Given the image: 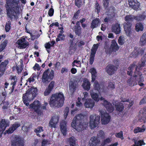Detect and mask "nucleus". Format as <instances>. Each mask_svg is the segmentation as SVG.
Masks as SVG:
<instances>
[{
  "label": "nucleus",
  "mask_w": 146,
  "mask_h": 146,
  "mask_svg": "<svg viewBox=\"0 0 146 146\" xmlns=\"http://www.w3.org/2000/svg\"><path fill=\"white\" fill-rule=\"evenodd\" d=\"M7 15L11 21H17L19 18L20 6L19 0H5Z\"/></svg>",
  "instance_id": "f257e3e1"
},
{
  "label": "nucleus",
  "mask_w": 146,
  "mask_h": 146,
  "mask_svg": "<svg viewBox=\"0 0 146 146\" xmlns=\"http://www.w3.org/2000/svg\"><path fill=\"white\" fill-rule=\"evenodd\" d=\"M86 116L81 113L76 115L72 121L71 125L77 131H81L86 129L88 124L84 122Z\"/></svg>",
  "instance_id": "f03ea898"
},
{
  "label": "nucleus",
  "mask_w": 146,
  "mask_h": 146,
  "mask_svg": "<svg viewBox=\"0 0 146 146\" xmlns=\"http://www.w3.org/2000/svg\"><path fill=\"white\" fill-rule=\"evenodd\" d=\"M64 101V95L62 92L56 93L52 94L49 101V104L51 107H62Z\"/></svg>",
  "instance_id": "7ed1b4c3"
},
{
  "label": "nucleus",
  "mask_w": 146,
  "mask_h": 146,
  "mask_svg": "<svg viewBox=\"0 0 146 146\" xmlns=\"http://www.w3.org/2000/svg\"><path fill=\"white\" fill-rule=\"evenodd\" d=\"M37 90L36 88H31L28 90L22 96V100L24 104L26 106L29 105V102L36 97Z\"/></svg>",
  "instance_id": "20e7f679"
},
{
  "label": "nucleus",
  "mask_w": 146,
  "mask_h": 146,
  "mask_svg": "<svg viewBox=\"0 0 146 146\" xmlns=\"http://www.w3.org/2000/svg\"><path fill=\"white\" fill-rule=\"evenodd\" d=\"M54 77V72L51 70L50 72L49 68L46 70L43 73L42 81L43 83H48L52 80Z\"/></svg>",
  "instance_id": "39448f33"
},
{
  "label": "nucleus",
  "mask_w": 146,
  "mask_h": 146,
  "mask_svg": "<svg viewBox=\"0 0 146 146\" xmlns=\"http://www.w3.org/2000/svg\"><path fill=\"white\" fill-rule=\"evenodd\" d=\"M100 117L97 116L95 117L93 115H90V117L89 124L90 128L94 129L97 127L100 123Z\"/></svg>",
  "instance_id": "423d86ee"
},
{
  "label": "nucleus",
  "mask_w": 146,
  "mask_h": 146,
  "mask_svg": "<svg viewBox=\"0 0 146 146\" xmlns=\"http://www.w3.org/2000/svg\"><path fill=\"white\" fill-rule=\"evenodd\" d=\"M119 49V47L116 42V40L113 39L111 41L110 47L106 49L105 51L107 54H111L112 52H115Z\"/></svg>",
  "instance_id": "0eeeda50"
},
{
  "label": "nucleus",
  "mask_w": 146,
  "mask_h": 146,
  "mask_svg": "<svg viewBox=\"0 0 146 146\" xmlns=\"http://www.w3.org/2000/svg\"><path fill=\"white\" fill-rule=\"evenodd\" d=\"M29 108L34 110L35 111L38 115H40L42 113L41 110L40 109V102L38 101H35L32 104L29 105Z\"/></svg>",
  "instance_id": "6e6552de"
},
{
  "label": "nucleus",
  "mask_w": 146,
  "mask_h": 146,
  "mask_svg": "<svg viewBox=\"0 0 146 146\" xmlns=\"http://www.w3.org/2000/svg\"><path fill=\"white\" fill-rule=\"evenodd\" d=\"M20 49L26 48L29 45V42L27 41L26 36H24L18 40L17 42Z\"/></svg>",
  "instance_id": "1a4fd4ad"
},
{
  "label": "nucleus",
  "mask_w": 146,
  "mask_h": 146,
  "mask_svg": "<svg viewBox=\"0 0 146 146\" xmlns=\"http://www.w3.org/2000/svg\"><path fill=\"white\" fill-rule=\"evenodd\" d=\"M117 70V67L112 64H109L106 66L105 68L106 72L110 76L114 74Z\"/></svg>",
  "instance_id": "9d476101"
},
{
  "label": "nucleus",
  "mask_w": 146,
  "mask_h": 146,
  "mask_svg": "<svg viewBox=\"0 0 146 146\" xmlns=\"http://www.w3.org/2000/svg\"><path fill=\"white\" fill-rule=\"evenodd\" d=\"M100 100L101 101L104 100V102L102 104L106 108L107 111L109 113L112 112L114 110V107L108 101L105 100V98L101 97Z\"/></svg>",
  "instance_id": "9b49d317"
},
{
  "label": "nucleus",
  "mask_w": 146,
  "mask_h": 146,
  "mask_svg": "<svg viewBox=\"0 0 146 146\" xmlns=\"http://www.w3.org/2000/svg\"><path fill=\"white\" fill-rule=\"evenodd\" d=\"M23 141L18 136L14 137L11 141V146H24Z\"/></svg>",
  "instance_id": "f8f14e48"
},
{
  "label": "nucleus",
  "mask_w": 146,
  "mask_h": 146,
  "mask_svg": "<svg viewBox=\"0 0 146 146\" xmlns=\"http://www.w3.org/2000/svg\"><path fill=\"white\" fill-rule=\"evenodd\" d=\"M59 120V117L58 115H55L53 116L49 121L48 124L49 126L51 128H55Z\"/></svg>",
  "instance_id": "ddd939ff"
},
{
  "label": "nucleus",
  "mask_w": 146,
  "mask_h": 146,
  "mask_svg": "<svg viewBox=\"0 0 146 146\" xmlns=\"http://www.w3.org/2000/svg\"><path fill=\"white\" fill-rule=\"evenodd\" d=\"M132 26V23L130 22H125L123 24V28L126 35L128 36H130L131 34V27Z\"/></svg>",
  "instance_id": "4468645a"
},
{
  "label": "nucleus",
  "mask_w": 146,
  "mask_h": 146,
  "mask_svg": "<svg viewBox=\"0 0 146 146\" xmlns=\"http://www.w3.org/2000/svg\"><path fill=\"white\" fill-rule=\"evenodd\" d=\"M10 124L9 121L5 119H2L0 121V131L3 133L6 127L9 126Z\"/></svg>",
  "instance_id": "2eb2a0df"
},
{
  "label": "nucleus",
  "mask_w": 146,
  "mask_h": 146,
  "mask_svg": "<svg viewBox=\"0 0 146 146\" xmlns=\"http://www.w3.org/2000/svg\"><path fill=\"white\" fill-rule=\"evenodd\" d=\"M101 120L103 124H106L109 122L111 119V117L108 113L104 112L101 113Z\"/></svg>",
  "instance_id": "dca6fc26"
},
{
  "label": "nucleus",
  "mask_w": 146,
  "mask_h": 146,
  "mask_svg": "<svg viewBox=\"0 0 146 146\" xmlns=\"http://www.w3.org/2000/svg\"><path fill=\"white\" fill-rule=\"evenodd\" d=\"M121 102H119L118 101H113V104L115 106L116 110L117 111L121 112L124 109L123 104Z\"/></svg>",
  "instance_id": "f3484780"
},
{
  "label": "nucleus",
  "mask_w": 146,
  "mask_h": 146,
  "mask_svg": "<svg viewBox=\"0 0 146 146\" xmlns=\"http://www.w3.org/2000/svg\"><path fill=\"white\" fill-rule=\"evenodd\" d=\"M20 125V123L18 122H15L14 124L12 125V126L8 130H6L5 131V133L10 134L12 133L18 127H19Z\"/></svg>",
  "instance_id": "a211bd4d"
},
{
  "label": "nucleus",
  "mask_w": 146,
  "mask_h": 146,
  "mask_svg": "<svg viewBox=\"0 0 146 146\" xmlns=\"http://www.w3.org/2000/svg\"><path fill=\"white\" fill-rule=\"evenodd\" d=\"M133 76L137 78L136 80L139 83L143 82L144 81V78L142 76V73L139 70H135Z\"/></svg>",
  "instance_id": "6ab92c4d"
},
{
  "label": "nucleus",
  "mask_w": 146,
  "mask_h": 146,
  "mask_svg": "<svg viewBox=\"0 0 146 146\" xmlns=\"http://www.w3.org/2000/svg\"><path fill=\"white\" fill-rule=\"evenodd\" d=\"M8 63V61L5 60L0 64V77L4 74L7 68V66Z\"/></svg>",
  "instance_id": "aec40b11"
},
{
  "label": "nucleus",
  "mask_w": 146,
  "mask_h": 146,
  "mask_svg": "<svg viewBox=\"0 0 146 146\" xmlns=\"http://www.w3.org/2000/svg\"><path fill=\"white\" fill-rule=\"evenodd\" d=\"M55 83V81H52L49 84L44 93V96H48L51 93L54 88Z\"/></svg>",
  "instance_id": "412c9836"
},
{
  "label": "nucleus",
  "mask_w": 146,
  "mask_h": 146,
  "mask_svg": "<svg viewBox=\"0 0 146 146\" xmlns=\"http://www.w3.org/2000/svg\"><path fill=\"white\" fill-rule=\"evenodd\" d=\"M146 57L144 56H143L141 58L140 62L138 64V65L136 66L135 70H139L144 67L146 65Z\"/></svg>",
  "instance_id": "4be33fe9"
},
{
  "label": "nucleus",
  "mask_w": 146,
  "mask_h": 146,
  "mask_svg": "<svg viewBox=\"0 0 146 146\" xmlns=\"http://www.w3.org/2000/svg\"><path fill=\"white\" fill-rule=\"evenodd\" d=\"M128 2L130 7L134 10H137L139 7L140 3L137 0H129Z\"/></svg>",
  "instance_id": "5701e85b"
},
{
  "label": "nucleus",
  "mask_w": 146,
  "mask_h": 146,
  "mask_svg": "<svg viewBox=\"0 0 146 146\" xmlns=\"http://www.w3.org/2000/svg\"><path fill=\"white\" fill-rule=\"evenodd\" d=\"M67 122L64 121H62L60 123V129L62 133L64 136L67 134Z\"/></svg>",
  "instance_id": "b1692460"
},
{
  "label": "nucleus",
  "mask_w": 146,
  "mask_h": 146,
  "mask_svg": "<svg viewBox=\"0 0 146 146\" xmlns=\"http://www.w3.org/2000/svg\"><path fill=\"white\" fill-rule=\"evenodd\" d=\"M100 21L98 18H96L93 20L91 23V28L93 29L96 28L100 25Z\"/></svg>",
  "instance_id": "393cba45"
},
{
  "label": "nucleus",
  "mask_w": 146,
  "mask_h": 146,
  "mask_svg": "<svg viewBox=\"0 0 146 146\" xmlns=\"http://www.w3.org/2000/svg\"><path fill=\"white\" fill-rule=\"evenodd\" d=\"M91 84L90 82L88 79L85 78L84 79L82 86L85 90L88 91L90 90Z\"/></svg>",
  "instance_id": "a878e982"
},
{
  "label": "nucleus",
  "mask_w": 146,
  "mask_h": 146,
  "mask_svg": "<svg viewBox=\"0 0 146 146\" xmlns=\"http://www.w3.org/2000/svg\"><path fill=\"white\" fill-rule=\"evenodd\" d=\"M73 26L71 25H70V27L73 29L76 35L78 36H81L82 34L81 27H72Z\"/></svg>",
  "instance_id": "bb28decb"
},
{
  "label": "nucleus",
  "mask_w": 146,
  "mask_h": 146,
  "mask_svg": "<svg viewBox=\"0 0 146 146\" xmlns=\"http://www.w3.org/2000/svg\"><path fill=\"white\" fill-rule=\"evenodd\" d=\"M90 141H91V146H96L98 145L100 142L99 138L96 136L92 137L90 139Z\"/></svg>",
  "instance_id": "cd10ccee"
},
{
  "label": "nucleus",
  "mask_w": 146,
  "mask_h": 146,
  "mask_svg": "<svg viewBox=\"0 0 146 146\" xmlns=\"http://www.w3.org/2000/svg\"><path fill=\"white\" fill-rule=\"evenodd\" d=\"M95 103L91 99H87L84 103V106L86 108H92L94 106Z\"/></svg>",
  "instance_id": "c85d7f7f"
},
{
  "label": "nucleus",
  "mask_w": 146,
  "mask_h": 146,
  "mask_svg": "<svg viewBox=\"0 0 146 146\" xmlns=\"http://www.w3.org/2000/svg\"><path fill=\"white\" fill-rule=\"evenodd\" d=\"M136 63V61L134 62L132 64L130 65L127 68V75L130 76H132L133 74V70L134 68L136 66L135 64Z\"/></svg>",
  "instance_id": "c756f323"
},
{
  "label": "nucleus",
  "mask_w": 146,
  "mask_h": 146,
  "mask_svg": "<svg viewBox=\"0 0 146 146\" xmlns=\"http://www.w3.org/2000/svg\"><path fill=\"white\" fill-rule=\"evenodd\" d=\"M111 30L113 32L116 34H119L120 32V27L118 24H116L112 26Z\"/></svg>",
  "instance_id": "7c9ffc66"
},
{
  "label": "nucleus",
  "mask_w": 146,
  "mask_h": 146,
  "mask_svg": "<svg viewBox=\"0 0 146 146\" xmlns=\"http://www.w3.org/2000/svg\"><path fill=\"white\" fill-rule=\"evenodd\" d=\"M77 88L76 84L72 81L70 82L69 84V90L73 94L76 91Z\"/></svg>",
  "instance_id": "2f4dec72"
},
{
  "label": "nucleus",
  "mask_w": 146,
  "mask_h": 146,
  "mask_svg": "<svg viewBox=\"0 0 146 146\" xmlns=\"http://www.w3.org/2000/svg\"><path fill=\"white\" fill-rule=\"evenodd\" d=\"M90 72L91 74L92 80V82L95 81L96 78V75L97 72L96 70L94 68H92L90 69Z\"/></svg>",
  "instance_id": "473e14b6"
},
{
  "label": "nucleus",
  "mask_w": 146,
  "mask_h": 146,
  "mask_svg": "<svg viewBox=\"0 0 146 146\" xmlns=\"http://www.w3.org/2000/svg\"><path fill=\"white\" fill-rule=\"evenodd\" d=\"M145 126L143 125H142L141 127H138L135 128L133 130V132L135 134L143 132L145 131Z\"/></svg>",
  "instance_id": "72a5a7b5"
},
{
  "label": "nucleus",
  "mask_w": 146,
  "mask_h": 146,
  "mask_svg": "<svg viewBox=\"0 0 146 146\" xmlns=\"http://www.w3.org/2000/svg\"><path fill=\"white\" fill-rule=\"evenodd\" d=\"M135 31L137 32L143 31L144 29L143 24L140 22L137 23L135 25Z\"/></svg>",
  "instance_id": "f704fd0d"
},
{
  "label": "nucleus",
  "mask_w": 146,
  "mask_h": 146,
  "mask_svg": "<svg viewBox=\"0 0 146 146\" xmlns=\"http://www.w3.org/2000/svg\"><path fill=\"white\" fill-rule=\"evenodd\" d=\"M121 102H123L125 106L127 107L128 108H130L133 105V103L132 102H131L130 100L127 99L126 100L125 99H124L122 100Z\"/></svg>",
  "instance_id": "c9c22d12"
},
{
  "label": "nucleus",
  "mask_w": 146,
  "mask_h": 146,
  "mask_svg": "<svg viewBox=\"0 0 146 146\" xmlns=\"http://www.w3.org/2000/svg\"><path fill=\"white\" fill-rule=\"evenodd\" d=\"M140 44L141 46L146 45V33H144L140 39Z\"/></svg>",
  "instance_id": "e433bc0d"
},
{
  "label": "nucleus",
  "mask_w": 146,
  "mask_h": 146,
  "mask_svg": "<svg viewBox=\"0 0 146 146\" xmlns=\"http://www.w3.org/2000/svg\"><path fill=\"white\" fill-rule=\"evenodd\" d=\"M146 15L143 13L142 14H140L138 16L134 17V19L137 21H142L145 19Z\"/></svg>",
  "instance_id": "4c0bfd02"
},
{
  "label": "nucleus",
  "mask_w": 146,
  "mask_h": 146,
  "mask_svg": "<svg viewBox=\"0 0 146 146\" xmlns=\"http://www.w3.org/2000/svg\"><path fill=\"white\" fill-rule=\"evenodd\" d=\"M90 94L92 99L97 102L99 101L100 98H99V94L96 93L91 92Z\"/></svg>",
  "instance_id": "58836bf2"
},
{
  "label": "nucleus",
  "mask_w": 146,
  "mask_h": 146,
  "mask_svg": "<svg viewBox=\"0 0 146 146\" xmlns=\"http://www.w3.org/2000/svg\"><path fill=\"white\" fill-rule=\"evenodd\" d=\"M134 16H132L131 15H126L125 17V21L126 22H131L135 19H134Z\"/></svg>",
  "instance_id": "ea45409f"
},
{
  "label": "nucleus",
  "mask_w": 146,
  "mask_h": 146,
  "mask_svg": "<svg viewBox=\"0 0 146 146\" xmlns=\"http://www.w3.org/2000/svg\"><path fill=\"white\" fill-rule=\"evenodd\" d=\"M7 42L8 40H5L0 44V52H2L5 49L7 45Z\"/></svg>",
  "instance_id": "a19ab883"
},
{
  "label": "nucleus",
  "mask_w": 146,
  "mask_h": 146,
  "mask_svg": "<svg viewBox=\"0 0 146 146\" xmlns=\"http://www.w3.org/2000/svg\"><path fill=\"white\" fill-rule=\"evenodd\" d=\"M68 142L70 144V146H78L75 144V141L74 137H70L68 139Z\"/></svg>",
  "instance_id": "79ce46f5"
},
{
  "label": "nucleus",
  "mask_w": 146,
  "mask_h": 146,
  "mask_svg": "<svg viewBox=\"0 0 146 146\" xmlns=\"http://www.w3.org/2000/svg\"><path fill=\"white\" fill-rule=\"evenodd\" d=\"M34 131V132L36 133V134L37 136L40 137V135L39 134V133H40L41 131H43V127L41 126L35 129Z\"/></svg>",
  "instance_id": "37998d69"
},
{
  "label": "nucleus",
  "mask_w": 146,
  "mask_h": 146,
  "mask_svg": "<svg viewBox=\"0 0 146 146\" xmlns=\"http://www.w3.org/2000/svg\"><path fill=\"white\" fill-rule=\"evenodd\" d=\"M72 66L73 67L76 66L78 67H81V62L80 61L75 60H74L72 63Z\"/></svg>",
  "instance_id": "c03bdc74"
},
{
  "label": "nucleus",
  "mask_w": 146,
  "mask_h": 146,
  "mask_svg": "<svg viewBox=\"0 0 146 146\" xmlns=\"http://www.w3.org/2000/svg\"><path fill=\"white\" fill-rule=\"evenodd\" d=\"M145 143L144 142L143 140H140L137 141H135L134 142V144L132 146H141L142 145H145Z\"/></svg>",
  "instance_id": "a18cd8bd"
},
{
  "label": "nucleus",
  "mask_w": 146,
  "mask_h": 146,
  "mask_svg": "<svg viewBox=\"0 0 146 146\" xmlns=\"http://www.w3.org/2000/svg\"><path fill=\"white\" fill-rule=\"evenodd\" d=\"M94 84V88L96 90L99 92L100 90V86L97 81H95Z\"/></svg>",
  "instance_id": "49530a36"
},
{
  "label": "nucleus",
  "mask_w": 146,
  "mask_h": 146,
  "mask_svg": "<svg viewBox=\"0 0 146 146\" xmlns=\"http://www.w3.org/2000/svg\"><path fill=\"white\" fill-rule=\"evenodd\" d=\"M65 36L64 34H59L57 36V38L56 39L57 42L60 40H64L65 39Z\"/></svg>",
  "instance_id": "de8ad7c7"
},
{
  "label": "nucleus",
  "mask_w": 146,
  "mask_h": 146,
  "mask_svg": "<svg viewBox=\"0 0 146 146\" xmlns=\"http://www.w3.org/2000/svg\"><path fill=\"white\" fill-rule=\"evenodd\" d=\"M11 23L10 21H8L6 23L5 28V30L6 32H9L10 31L11 27Z\"/></svg>",
  "instance_id": "09e8293b"
},
{
  "label": "nucleus",
  "mask_w": 146,
  "mask_h": 146,
  "mask_svg": "<svg viewBox=\"0 0 146 146\" xmlns=\"http://www.w3.org/2000/svg\"><path fill=\"white\" fill-rule=\"evenodd\" d=\"M117 42L121 46L123 45L125 42L124 38L121 36L119 37Z\"/></svg>",
  "instance_id": "8fccbe9b"
},
{
  "label": "nucleus",
  "mask_w": 146,
  "mask_h": 146,
  "mask_svg": "<svg viewBox=\"0 0 146 146\" xmlns=\"http://www.w3.org/2000/svg\"><path fill=\"white\" fill-rule=\"evenodd\" d=\"M111 139L109 138H107L103 141L101 143V146H104L106 145L111 142Z\"/></svg>",
  "instance_id": "3c124183"
},
{
  "label": "nucleus",
  "mask_w": 146,
  "mask_h": 146,
  "mask_svg": "<svg viewBox=\"0 0 146 146\" xmlns=\"http://www.w3.org/2000/svg\"><path fill=\"white\" fill-rule=\"evenodd\" d=\"M115 135L117 138H120L122 140L124 139L123 133L122 131H120L119 133H116L115 134Z\"/></svg>",
  "instance_id": "603ef678"
},
{
  "label": "nucleus",
  "mask_w": 146,
  "mask_h": 146,
  "mask_svg": "<svg viewBox=\"0 0 146 146\" xmlns=\"http://www.w3.org/2000/svg\"><path fill=\"white\" fill-rule=\"evenodd\" d=\"M75 5L78 8L80 7L82 5V0H75Z\"/></svg>",
  "instance_id": "864d4df0"
},
{
  "label": "nucleus",
  "mask_w": 146,
  "mask_h": 146,
  "mask_svg": "<svg viewBox=\"0 0 146 146\" xmlns=\"http://www.w3.org/2000/svg\"><path fill=\"white\" fill-rule=\"evenodd\" d=\"M139 112L144 117L146 118V106L143 109H141Z\"/></svg>",
  "instance_id": "5fc2aeb1"
},
{
  "label": "nucleus",
  "mask_w": 146,
  "mask_h": 146,
  "mask_svg": "<svg viewBox=\"0 0 146 146\" xmlns=\"http://www.w3.org/2000/svg\"><path fill=\"white\" fill-rule=\"evenodd\" d=\"M95 9L97 10V12L98 14H99L100 12L101 7L100 4L96 1L95 3Z\"/></svg>",
  "instance_id": "6e6d98bb"
},
{
  "label": "nucleus",
  "mask_w": 146,
  "mask_h": 146,
  "mask_svg": "<svg viewBox=\"0 0 146 146\" xmlns=\"http://www.w3.org/2000/svg\"><path fill=\"white\" fill-rule=\"evenodd\" d=\"M69 69L68 67H65L62 68L61 70V73L62 74L66 73L69 72Z\"/></svg>",
  "instance_id": "4d7b16f0"
},
{
  "label": "nucleus",
  "mask_w": 146,
  "mask_h": 146,
  "mask_svg": "<svg viewBox=\"0 0 146 146\" xmlns=\"http://www.w3.org/2000/svg\"><path fill=\"white\" fill-rule=\"evenodd\" d=\"M85 42L83 40H80L77 43V45L79 48H82V46L85 44Z\"/></svg>",
  "instance_id": "13d9d810"
},
{
  "label": "nucleus",
  "mask_w": 146,
  "mask_h": 146,
  "mask_svg": "<svg viewBox=\"0 0 146 146\" xmlns=\"http://www.w3.org/2000/svg\"><path fill=\"white\" fill-rule=\"evenodd\" d=\"M80 10H78L74 14V15L73 18L75 19H77L78 17V16L80 13Z\"/></svg>",
  "instance_id": "bf43d9fd"
},
{
  "label": "nucleus",
  "mask_w": 146,
  "mask_h": 146,
  "mask_svg": "<svg viewBox=\"0 0 146 146\" xmlns=\"http://www.w3.org/2000/svg\"><path fill=\"white\" fill-rule=\"evenodd\" d=\"M109 1H103V6L104 8L106 9L109 6Z\"/></svg>",
  "instance_id": "052dcab7"
},
{
  "label": "nucleus",
  "mask_w": 146,
  "mask_h": 146,
  "mask_svg": "<svg viewBox=\"0 0 146 146\" xmlns=\"http://www.w3.org/2000/svg\"><path fill=\"white\" fill-rule=\"evenodd\" d=\"M54 12V9L52 8H50L48 11V15L50 17L52 16L53 15Z\"/></svg>",
  "instance_id": "680f3d73"
},
{
  "label": "nucleus",
  "mask_w": 146,
  "mask_h": 146,
  "mask_svg": "<svg viewBox=\"0 0 146 146\" xmlns=\"http://www.w3.org/2000/svg\"><path fill=\"white\" fill-rule=\"evenodd\" d=\"M82 104L80 102V98H78V101L76 103V106L78 107H81L82 106Z\"/></svg>",
  "instance_id": "e2e57ef3"
},
{
  "label": "nucleus",
  "mask_w": 146,
  "mask_h": 146,
  "mask_svg": "<svg viewBox=\"0 0 146 146\" xmlns=\"http://www.w3.org/2000/svg\"><path fill=\"white\" fill-rule=\"evenodd\" d=\"M33 68L35 70H37L39 71L40 69V67L39 66V64L36 63L35 66L33 67Z\"/></svg>",
  "instance_id": "0e129e2a"
},
{
  "label": "nucleus",
  "mask_w": 146,
  "mask_h": 146,
  "mask_svg": "<svg viewBox=\"0 0 146 146\" xmlns=\"http://www.w3.org/2000/svg\"><path fill=\"white\" fill-rule=\"evenodd\" d=\"M11 80L12 82L11 83H13L14 82H15V84H16L17 82V78L16 76H12L11 78Z\"/></svg>",
  "instance_id": "69168bd1"
},
{
  "label": "nucleus",
  "mask_w": 146,
  "mask_h": 146,
  "mask_svg": "<svg viewBox=\"0 0 146 146\" xmlns=\"http://www.w3.org/2000/svg\"><path fill=\"white\" fill-rule=\"evenodd\" d=\"M145 49L142 48H139L138 50L139 54L142 56L144 54Z\"/></svg>",
  "instance_id": "338daca9"
},
{
  "label": "nucleus",
  "mask_w": 146,
  "mask_h": 146,
  "mask_svg": "<svg viewBox=\"0 0 146 146\" xmlns=\"http://www.w3.org/2000/svg\"><path fill=\"white\" fill-rule=\"evenodd\" d=\"M94 56H90V64L92 65L93 64L94 60Z\"/></svg>",
  "instance_id": "774afa93"
}]
</instances>
